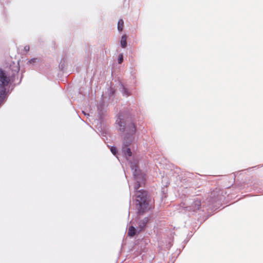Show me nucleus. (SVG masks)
<instances>
[{"label":"nucleus","instance_id":"nucleus-5","mask_svg":"<svg viewBox=\"0 0 263 263\" xmlns=\"http://www.w3.org/2000/svg\"><path fill=\"white\" fill-rule=\"evenodd\" d=\"M200 205V201L199 200H196L194 201L192 207H190V209L187 211H181L180 212H196V210L198 209Z\"/></svg>","mask_w":263,"mask_h":263},{"label":"nucleus","instance_id":"nucleus-12","mask_svg":"<svg viewBox=\"0 0 263 263\" xmlns=\"http://www.w3.org/2000/svg\"><path fill=\"white\" fill-rule=\"evenodd\" d=\"M110 151H111V153H112L114 155H116L117 151H116V147H112L110 148Z\"/></svg>","mask_w":263,"mask_h":263},{"label":"nucleus","instance_id":"nucleus-15","mask_svg":"<svg viewBox=\"0 0 263 263\" xmlns=\"http://www.w3.org/2000/svg\"><path fill=\"white\" fill-rule=\"evenodd\" d=\"M24 50L26 52L28 51L29 50V46H26L24 47Z\"/></svg>","mask_w":263,"mask_h":263},{"label":"nucleus","instance_id":"nucleus-9","mask_svg":"<svg viewBox=\"0 0 263 263\" xmlns=\"http://www.w3.org/2000/svg\"><path fill=\"white\" fill-rule=\"evenodd\" d=\"M124 25V22L122 20H120L118 23V29L119 31H121L123 30Z\"/></svg>","mask_w":263,"mask_h":263},{"label":"nucleus","instance_id":"nucleus-4","mask_svg":"<svg viewBox=\"0 0 263 263\" xmlns=\"http://www.w3.org/2000/svg\"><path fill=\"white\" fill-rule=\"evenodd\" d=\"M12 76L8 72L0 69V98H2L6 90V87L12 81Z\"/></svg>","mask_w":263,"mask_h":263},{"label":"nucleus","instance_id":"nucleus-3","mask_svg":"<svg viewBox=\"0 0 263 263\" xmlns=\"http://www.w3.org/2000/svg\"><path fill=\"white\" fill-rule=\"evenodd\" d=\"M138 161L137 160H134L133 162H130V167L133 171V175L137 183L135 184L134 188L137 190L140 187L141 184L145 180V175L142 173L140 170L138 169Z\"/></svg>","mask_w":263,"mask_h":263},{"label":"nucleus","instance_id":"nucleus-2","mask_svg":"<svg viewBox=\"0 0 263 263\" xmlns=\"http://www.w3.org/2000/svg\"><path fill=\"white\" fill-rule=\"evenodd\" d=\"M135 204L136 208L140 213L148 212L153 207L147 196L146 192L142 190L136 192Z\"/></svg>","mask_w":263,"mask_h":263},{"label":"nucleus","instance_id":"nucleus-11","mask_svg":"<svg viewBox=\"0 0 263 263\" xmlns=\"http://www.w3.org/2000/svg\"><path fill=\"white\" fill-rule=\"evenodd\" d=\"M123 57L122 54H120L118 56V62L119 64L123 62Z\"/></svg>","mask_w":263,"mask_h":263},{"label":"nucleus","instance_id":"nucleus-1","mask_svg":"<svg viewBox=\"0 0 263 263\" xmlns=\"http://www.w3.org/2000/svg\"><path fill=\"white\" fill-rule=\"evenodd\" d=\"M117 123L119 125V129L121 131H124L125 129L127 131H129V134L131 136L126 137L123 142V145L122 148V153L126 157V159L128 160V157H130L132 156V152L130 149L127 147V146L130 144V143L133 141L134 138L132 135L135 133L136 130V127L134 124L132 123H130L128 126H126V123L124 121L121 120V119H119L117 120Z\"/></svg>","mask_w":263,"mask_h":263},{"label":"nucleus","instance_id":"nucleus-10","mask_svg":"<svg viewBox=\"0 0 263 263\" xmlns=\"http://www.w3.org/2000/svg\"><path fill=\"white\" fill-rule=\"evenodd\" d=\"M122 93L124 96H128L129 95L127 89L124 87H123Z\"/></svg>","mask_w":263,"mask_h":263},{"label":"nucleus","instance_id":"nucleus-8","mask_svg":"<svg viewBox=\"0 0 263 263\" xmlns=\"http://www.w3.org/2000/svg\"><path fill=\"white\" fill-rule=\"evenodd\" d=\"M126 35H124L121 37L120 43L122 48H125L127 45Z\"/></svg>","mask_w":263,"mask_h":263},{"label":"nucleus","instance_id":"nucleus-7","mask_svg":"<svg viewBox=\"0 0 263 263\" xmlns=\"http://www.w3.org/2000/svg\"><path fill=\"white\" fill-rule=\"evenodd\" d=\"M136 230L135 228V227L133 226H131L129 227L128 231V235L129 236L133 237L134 236L136 233Z\"/></svg>","mask_w":263,"mask_h":263},{"label":"nucleus","instance_id":"nucleus-14","mask_svg":"<svg viewBox=\"0 0 263 263\" xmlns=\"http://www.w3.org/2000/svg\"><path fill=\"white\" fill-rule=\"evenodd\" d=\"M37 60V59H36V58H34V59H32L30 60L29 61V62L30 63H35V62H36V61Z\"/></svg>","mask_w":263,"mask_h":263},{"label":"nucleus","instance_id":"nucleus-13","mask_svg":"<svg viewBox=\"0 0 263 263\" xmlns=\"http://www.w3.org/2000/svg\"><path fill=\"white\" fill-rule=\"evenodd\" d=\"M18 70H19V68L17 66V65H16V66L15 67L14 69L13 70L14 73H13L12 75H14L15 73H17Z\"/></svg>","mask_w":263,"mask_h":263},{"label":"nucleus","instance_id":"nucleus-6","mask_svg":"<svg viewBox=\"0 0 263 263\" xmlns=\"http://www.w3.org/2000/svg\"><path fill=\"white\" fill-rule=\"evenodd\" d=\"M139 221L138 222V225L140 229V230H143L146 226V224L148 221V217H144L143 218H141V217L139 218Z\"/></svg>","mask_w":263,"mask_h":263}]
</instances>
